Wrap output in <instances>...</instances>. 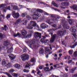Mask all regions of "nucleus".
Listing matches in <instances>:
<instances>
[{"label":"nucleus","mask_w":77,"mask_h":77,"mask_svg":"<svg viewBox=\"0 0 77 77\" xmlns=\"http://www.w3.org/2000/svg\"><path fill=\"white\" fill-rule=\"evenodd\" d=\"M27 77H33V76L31 74H28L26 75Z\"/></svg>","instance_id":"obj_49"},{"label":"nucleus","mask_w":77,"mask_h":77,"mask_svg":"<svg viewBox=\"0 0 77 77\" xmlns=\"http://www.w3.org/2000/svg\"><path fill=\"white\" fill-rule=\"evenodd\" d=\"M40 41L41 42H42V43H44L45 40H44V38H42L40 40Z\"/></svg>","instance_id":"obj_43"},{"label":"nucleus","mask_w":77,"mask_h":77,"mask_svg":"<svg viewBox=\"0 0 77 77\" xmlns=\"http://www.w3.org/2000/svg\"><path fill=\"white\" fill-rule=\"evenodd\" d=\"M40 26L42 29H45V28L48 27V26L44 23L41 24Z\"/></svg>","instance_id":"obj_10"},{"label":"nucleus","mask_w":77,"mask_h":77,"mask_svg":"<svg viewBox=\"0 0 77 77\" xmlns=\"http://www.w3.org/2000/svg\"><path fill=\"white\" fill-rule=\"evenodd\" d=\"M34 36L36 39H40L41 37V34L35 32L34 34Z\"/></svg>","instance_id":"obj_8"},{"label":"nucleus","mask_w":77,"mask_h":77,"mask_svg":"<svg viewBox=\"0 0 77 77\" xmlns=\"http://www.w3.org/2000/svg\"><path fill=\"white\" fill-rule=\"evenodd\" d=\"M51 20H47V23H49V24H52V23H53V22H51Z\"/></svg>","instance_id":"obj_37"},{"label":"nucleus","mask_w":77,"mask_h":77,"mask_svg":"<svg viewBox=\"0 0 77 77\" xmlns=\"http://www.w3.org/2000/svg\"><path fill=\"white\" fill-rule=\"evenodd\" d=\"M71 62H72V60H71L69 61L68 62V63L69 64V63H71Z\"/></svg>","instance_id":"obj_58"},{"label":"nucleus","mask_w":77,"mask_h":77,"mask_svg":"<svg viewBox=\"0 0 77 77\" xmlns=\"http://www.w3.org/2000/svg\"><path fill=\"white\" fill-rule=\"evenodd\" d=\"M4 46L5 47H7L8 45H9V42H8L7 41H5V43L4 44Z\"/></svg>","instance_id":"obj_17"},{"label":"nucleus","mask_w":77,"mask_h":77,"mask_svg":"<svg viewBox=\"0 0 77 77\" xmlns=\"http://www.w3.org/2000/svg\"><path fill=\"white\" fill-rule=\"evenodd\" d=\"M2 65L3 66H6V61L3 60L2 61Z\"/></svg>","instance_id":"obj_24"},{"label":"nucleus","mask_w":77,"mask_h":77,"mask_svg":"<svg viewBox=\"0 0 77 77\" xmlns=\"http://www.w3.org/2000/svg\"><path fill=\"white\" fill-rule=\"evenodd\" d=\"M4 36H5V35L2 34V33H0V37L1 38H3Z\"/></svg>","instance_id":"obj_38"},{"label":"nucleus","mask_w":77,"mask_h":77,"mask_svg":"<svg viewBox=\"0 0 77 77\" xmlns=\"http://www.w3.org/2000/svg\"><path fill=\"white\" fill-rule=\"evenodd\" d=\"M26 18H30V19H31V17H30L29 15L27 16Z\"/></svg>","instance_id":"obj_62"},{"label":"nucleus","mask_w":77,"mask_h":77,"mask_svg":"<svg viewBox=\"0 0 77 77\" xmlns=\"http://www.w3.org/2000/svg\"><path fill=\"white\" fill-rule=\"evenodd\" d=\"M36 41L35 39H33L32 40H29V43H31L30 44V45H29L30 47L31 48H36V46L35 44V42Z\"/></svg>","instance_id":"obj_5"},{"label":"nucleus","mask_w":77,"mask_h":77,"mask_svg":"<svg viewBox=\"0 0 77 77\" xmlns=\"http://www.w3.org/2000/svg\"><path fill=\"white\" fill-rule=\"evenodd\" d=\"M21 34L23 36H25L27 35V31L26 30H23L21 32Z\"/></svg>","instance_id":"obj_12"},{"label":"nucleus","mask_w":77,"mask_h":77,"mask_svg":"<svg viewBox=\"0 0 77 77\" xmlns=\"http://www.w3.org/2000/svg\"><path fill=\"white\" fill-rule=\"evenodd\" d=\"M52 5H53L54 6H55V7H56V8H58V6L57 5V4L54 2V1H52Z\"/></svg>","instance_id":"obj_30"},{"label":"nucleus","mask_w":77,"mask_h":77,"mask_svg":"<svg viewBox=\"0 0 77 77\" xmlns=\"http://www.w3.org/2000/svg\"><path fill=\"white\" fill-rule=\"evenodd\" d=\"M69 23H70V25H71L72 24V21L71 20L69 19Z\"/></svg>","instance_id":"obj_48"},{"label":"nucleus","mask_w":77,"mask_h":77,"mask_svg":"<svg viewBox=\"0 0 77 77\" xmlns=\"http://www.w3.org/2000/svg\"><path fill=\"white\" fill-rule=\"evenodd\" d=\"M25 14H24L23 13L22 14V17H24L25 16Z\"/></svg>","instance_id":"obj_60"},{"label":"nucleus","mask_w":77,"mask_h":77,"mask_svg":"<svg viewBox=\"0 0 77 77\" xmlns=\"http://www.w3.org/2000/svg\"><path fill=\"white\" fill-rule=\"evenodd\" d=\"M68 53L70 55H71V54H72V53H73V51L72 50H69Z\"/></svg>","instance_id":"obj_32"},{"label":"nucleus","mask_w":77,"mask_h":77,"mask_svg":"<svg viewBox=\"0 0 77 77\" xmlns=\"http://www.w3.org/2000/svg\"><path fill=\"white\" fill-rule=\"evenodd\" d=\"M29 71H30V70H26V69H24L23 70V72H26V73H28V72H29Z\"/></svg>","instance_id":"obj_36"},{"label":"nucleus","mask_w":77,"mask_h":77,"mask_svg":"<svg viewBox=\"0 0 77 77\" xmlns=\"http://www.w3.org/2000/svg\"><path fill=\"white\" fill-rule=\"evenodd\" d=\"M56 30L55 29H50L49 30V32H51V31H55Z\"/></svg>","instance_id":"obj_51"},{"label":"nucleus","mask_w":77,"mask_h":77,"mask_svg":"<svg viewBox=\"0 0 77 77\" xmlns=\"http://www.w3.org/2000/svg\"><path fill=\"white\" fill-rule=\"evenodd\" d=\"M73 56L74 57H77V51H75L73 53Z\"/></svg>","instance_id":"obj_33"},{"label":"nucleus","mask_w":77,"mask_h":77,"mask_svg":"<svg viewBox=\"0 0 77 77\" xmlns=\"http://www.w3.org/2000/svg\"><path fill=\"white\" fill-rule=\"evenodd\" d=\"M12 15L14 18H18L20 17L19 14L18 13H15L14 11L12 12Z\"/></svg>","instance_id":"obj_9"},{"label":"nucleus","mask_w":77,"mask_h":77,"mask_svg":"<svg viewBox=\"0 0 77 77\" xmlns=\"http://www.w3.org/2000/svg\"><path fill=\"white\" fill-rule=\"evenodd\" d=\"M9 72H10V73H12V72H14L15 71V70L13 69H11L9 70Z\"/></svg>","instance_id":"obj_34"},{"label":"nucleus","mask_w":77,"mask_h":77,"mask_svg":"<svg viewBox=\"0 0 77 77\" xmlns=\"http://www.w3.org/2000/svg\"><path fill=\"white\" fill-rule=\"evenodd\" d=\"M49 48L48 47H46L45 48V51L46 52V51H48V52H50V50L49 49Z\"/></svg>","instance_id":"obj_25"},{"label":"nucleus","mask_w":77,"mask_h":77,"mask_svg":"<svg viewBox=\"0 0 77 77\" xmlns=\"http://www.w3.org/2000/svg\"><path fill=\"white\" fill-rule=\"evenodd\" d=\"M6 66L7 67V68H9L11 66V65L10 63H8V64H6Z\"/></svg>","instance_id":"obj_29"},{"label":"nucleus","mask_w":77,"mask_h":77,"mask_svg":"<svg viewBox=\"0 0 77 77\" xmlns=\"http://www.w3.org/2000/svg\"><path fill=\"white\" fill-rule=\"evenodd\" d=\"M37 70L38 71V72L37 73V74H39L40 73H41V71L38 70V69H37Z\"/></svg>","instance_id":"obj_52"},{"label":"nucleus","mask_w":77,"mask_h":77,"mask_svg":"<svg viewBox=\"0 0 77 77\" xmlns=\"http://www.w3.org/2000/svg\"><path fill=\"white\" fill-rule=\"evenodd\" d=\"M8 76V77H12V76L10 74H9V73L6 72V73H5Z\"/></svg>","instance_id":"obj_40"},{"label":"nucleus","mask_w":77,"mask_h":77,"mask_svg":"<svg viewBox=\"0 0 77 77\" xmlns=\"http://www.w3.org/2000/svg\"><path fill=\"white\" fill-rule=\"evenodd\" d=\"M13 51V48H11L7 51V53H10Z\"/></svg>","instance_id":"obj_18"},{"label":"nucleus","mask_w":77,"mask_h":77,"mask_svg":"<svg viewBox=\"0 0 77 77\" xmlns=\"http://www.w3.org/2000/svg\"><path fill=\"white\" fill-rule=\"evenodd\" d=\"M73 36L74 38H75V39H76V38L77 37V35L75 34H73Z\"/></svg>","instance_id":"obj_44"},{"label":"nucleus","mask_w":77,"mask_h":77,"mask_svg":"<svg viewBox=\"0 0 77 77\" xmlns=\"http://www.w3.org/2000/svg\"><path fill=\"white\" fill-rule=\"evenodd\" d=\"M2 17L3 18H5V14L2 15L0 16V20H1L2 19V17Z\"/></svg>","instance_id":"obj_45"},{"label":"nucleus","mask_w":77,"mask_h":77,"mask_svg":"<svg viewBox=\"0 0 77 77\" xmlns=\"http://www.w3.org/2000/svg\"><path fill=\"white\" fill-rule=\"evenodd\" d=\"M21 36V34L19 33V32H18L17 34H14V36L15 37H17V36Z\"/></svg>","instance_id":"obj_26"},{"label":"nucleus","mask_w":77,"mask_h":77,"mask_svg":"<svg viewBox=\"0 0 77 77\" xmlns=\"http://www.w3.org/2000/svg\"><path fill=\"white\" fill-rule=\"evenodd\" d=\"M13 8L14 10H16V9H18V7L15 5L13 6Z\"/></svg>","instance_id":"obj_39"},{"label":"nucleus","mask_w":77,"mask_h":77,"mask_svg":"<svg viewBox=\"0 0 77 77\" xmlns=\"http://www.w3.org/2000/svg\"><path fill=\"white\" fill-rule=\"evenodd\" d=\"M65 66H66L65 67V70L66 71H68V69H67V68H69V67H68V66L66 65H65Z\"/></svg>","instance_id":"obj_35"},{"label":"nucleus","mask_w":77,"mask_h":77,"mask_svg":"<svg viewBox=\"0 0 77 77\" xmlns=\"http://www.w3.org/2000/svg\"><path fill=\"white\" fill-rule=\"evenodd\" d=\"M45 15H49V14L46 12H45L44 13Z\"/></svg>","instance_id":"obj_57"},{"label":"nucleus","mask_w":77,"mask_h":77,"mask_svg":"<svg viewBox=\"0 0 77 77\" xmlns=\"http://www.w3.org/2000/svg\"><path fill=\"white\" fill-rule=\"evenodd\" d=\"M76 46L75 45H71L70 46V48H74V47Z\"/></svg>","instance_id":"obj_47"},{"label":"nucleus","mask_w":77,"mask_h":77,"mask_svg":"<svg viewBox=\"0 0 77 77\" xmlns=\"http://www.w3.org/2000/svg\"><path fill=\"white\" fill-rule=\"evenodd\" d=\"M72 8H73L74 10H75L77 11V5H73L72 6Z\"/></svg>","instance_id":"obj_20"},{"label":"nucleus","mask_w":77,"mask_h":77,"mask_svg":"<svg viewBox=\"0 0 77 77\" xmlns=\"http://www.w3.org/2000/svg\"><path fill=\"white\" fill-rule=\"evenodd\" d=\"M35 58H33L30 60V61L31 62L33 63V64H32L31 65V63L30 62H26V65H25V67L26 68H29V69H30V66H33V65H35Z\"/></svg>","instance_id":"obj_4"},{"label":"nucleus","mask_w":77,"mask_h":77,"mask_svg":"<svg viewBox=\"0 0 77 77\" xmlns=\"http://www.w3.org/2000/svg\"><path fill=\"white\" fill-rule=\"evenodd\" d=\"M70 30L72 32H76L77 29H76V28H75V27L73 26L70 29Z\"/></svg>","instance_id":"obj_11"},{"label":"nucleus","mask_w":77,"mask_h":77,"mask_svg":"<svg viewBox=\"0 0 77 77\" xmlns=\"http://www.w3.org/2000/svg\"><path fill=\"white\" fill-rule=\"evenodd\" d=\"M14 67L16 68H20V65L17 63L14 65Z\"/></svg>","instance_id":"obj_19"},{"label":"nucleus","mask_w":77,"mask_h":77,"mask_svg":"<svg viewBox=\"0 0 77 77\" xmlns=\"http://www.w3.org/2000/svg\"><path fill=\"white\" fill-rule=\"evenodd\" d=\"M33 11H36L34 12L33 13L34 15H32V17L33 20H37L38 18L41 17V13L43 12V11L41 9H36L35 8L31 10V12H33Z\"/></svg>","instance_id":"obj_1"},{"label":"nucleus","mask_w":77,"mask_h":77,"mask_svg":"<svg viewBox=\"0 0 77 77\" xmlns=\"http://www.w3.org/2000/svg\"><path fill=\"white\" fill-rule=\"evenodd\" d=\"M26 51H27V48H25L23 50V53H24V52H26Z\"/></svg>","instance_id":"obj_54"},{"label":"nucleus","mask_w":77,"mask_h":77,"mask_svg":"<svg viewBox=\"0 0 77 77\" xmlns=\"http://www.w3.org/2000/svg\"><path fill=\"white\" fill-rule=\"evenodd\" d=\"M77 67H75L71 69V71H72V72H71V71H70V72H71V73H73V72L75 71V70H76L77 69Z\"/></svg>","instance_id":"obj_27"},{"label":"nucleus","mask_w":77,"mask_h":77,"mask_svg":"<svg viewBox=\"0 0 77 77\" xmlns=\"http://www.w3.org/2000/svg\"><path fill=\"white\" fill-rule=\"evenodd\" d=\"M43 68H44V66H42L39 67V69H42Z\"/></svg>","instance_id":"obj_50"},{"label":"nucleus","mask_w":77,"mask_h":77,"mask_svg":"<svg viewBox=\"0 0 77 77\" xmlns=\"http://www.w3.org/2000/svg\"><path fill=\"white\" fill-rule=\"evenodd\" d=\"M44 43L45 45H48V44H49V41L48 40H45Z\"/></svg>","instance_id":"obj_23"},{"label":"nucleus","mask_w":77,"mask_h":77,"mask_svg":"<svg viewBox=\"0 0 77 77\" xmlns=\"http://www.w3.org/2000/svg\"><path fill=\"white\" fill-rule=\"evenodd\" d=\"M21 21V19H19L18 20H17L16 22L15 23V24H18Z\"/></svg>","instance_id":"obj_22"},{"label":"nucleus","mask_w":77,"mask_h":77,"mask_svg":"<svg viewBox=\"0 0 77 77\" xmlns=\"http://www.w3.org/2000/svg\"><path fill=\"white\" fill-rule=\"evenodd\" d=\"M11 15V14H8L6 17V18H10Z\"/></svg>","instance_id":"obj_46"},{"label":"nucleus","mask_w":77,"mask_h":77,"mask_svg":"<svg viewBox=\"0 0 77 77\" xmlns=\"http://www.w3.org/2000/svg\"><path fill=\"white\" fill-rule=\"evenodd\" d=\"M49 35H51V38L50 40V42L52 43L54 41L56 38V34H54L53 35V34L52 32L49 33Z\"/></svg>","instance_id":"obj_6"},{"label":"nucleus","mask_w":77,"mask_h":77,"mask_svg":"<svg viewBox=\"0 0 77 77\" xmlns=\"http://www.w3.org/2000/svg\"><path fill=\"white\" fill-rule=\"evenodd\" d=\"M63 30H64V31H59L57 32V35H59V36H62L64 35H65L66 33V31H65V29H68L69 28V26L67 24H64L63 25Z\"/></svg>","instance_id":"obj_2"},{"label":"nucleus","mask_w":77,"mask_h":77,"mask_svg":"<svg viewBox=\"0 0 77 77\" xmlns=\"http://www.w3.org/2000/svg\"><path fill=\"white\" fill-rule=\"evenodd\" d=\"M44 50L43 48H42L39 51V53L40 54H44Z\"/></svg>","instance_id":"obj_16"},{"label":"nucleus","mask_w":77,"mask_h":77,"mask_svg":"<svg viewBox=\"0 0 77 77\" xmlns=\"http://www.w3.org/2000/svg\"><path fill=\"white\" fill-rule=\"evenodd\" d=\"M52 27H57V26L56 24H54L52 25Z\"/></svg>","instance_id":"obj_61"},{"label":"nucleus","mask_w":77,"mask_h":77,"mask_svg":"<svg viewBox=\"0 0 77 77\" xmlns=\"http://www.w3.org/2000/svg\"><path fill=\"white\" fill-rule=\"evenodd\" d=\"M74 77H77V74H76L74 75Z\"/></svg>","instance_id":"obj_64"},{"label":"nucleus","mask_w":77,"mask_h":77,"mask_svg":"<svg viewBox=\"0 0 77 77\" xmlns=\"http://www.w3.org/2000/svg\"><path fill=\"white\" fill-rule=\"evenodd\" d=\"M3 6H4V5H3V4H2V5H1L0 6V8H3Z\"/></svg>","instance_id":"obj_63"},{"label":"nucleus","mask_w":77,"mask_h":77,"mask_svg":"<svg viewBox=\"0 0 77 77\" xmlns=\"http://www.w3.org/2000/svg\"><path fill=\"white\" fill-rule=\"evenodd\" d=\"M7 9H8L9 10H10V7L9 6L8 8H5V7H3L2 8V10L4 11L5 12H6V11Z\"/></svg>","instance_id":"obj_15"},{"label":"nucleus","mask_w":77,"mask_h":77,"mask_svg":"<svg viewBox=\"0 0 77 77\" xmlns=\"http://www.w3.org/2000/svg\"><path fill=\"white\" fill-rule=\"evenodd\" d=\"M12 75L14 77H17L18 75L17 74H15V73H13L12 74Z\"/></svg>","instance_id":"obj_41"},{"label":"nucleus","mask_w":77,"mask_h":77,"mask_svg":"<svg viewBox=\"0 0 77 77\" xmlns=\"http://www.w3.org/2000/svg\"><path fill=\"white\" fill-rule=\"evenodd\" d=\"M64 59H68V60H69L70 59H71V57L69 56H67L65 57V58Z\"/></svg>","instance_id":"obj_31"},{"label":"nucleus","mask_w":77,"mask_h":77,"mask_svg":"<svg viewBox=\"0 0 77 77\" xmlns=\"http://www.w3.org/2000/svg\"><path fill=\"white\" fill-rule=\"evenodd\" d=\"M35 72H36L34 70H33L31 72V73H33V74H35Z\"/></svg>","instance_id":"obj_59"},{"label":"nucleus","mask_w":77,"mask_h":77,"mask_svg":"<svg viewBox=\"0 0 77 77\" xmlns=\"http://www.w3.org/2000/svg\"><path fill=\"white\" fill-rule=\"evenodd\" d=\"M2 29L6 31V30H7V26L6 25H5L4 26V27H2Z\"/></svg>","instance_id":"obj_28"},{"label":"nucleus","mask_w":77,"mask_h":77,"mask_svg":"<svg viewBox=\"0 0 77 77\" xmlns=\"http://www.w3.org/2000/svg\"><path fill=\"white\" fill-rule=\"evenodd\" d=\"M68 75L66 74H65L63 75V77H67Z\"/></svg>","instance_id":"obj_53"},{"label":"nucleus","mask_w":77,"mask_h":77,"mask_svg":"<svg viewBox=\"0 0 77 77\" xmlns=\"http://www.w3.org/2000/svg\"><path fill=\"white\" fill-rule=\"evenodd\" d=\"M20 57L23 61H24L25 60H28V59H29V55L26 54L22 55Z\"/></svg>","instance_id":"obj_7"},{"label":"nucleus","mask_w":77,"mask_h":77,"mask_svg":"<svg viewBox=\"0 0 77 77\" xmlns=\"http://www.w3.org/2000/svg\"><path fill=\"white\" fill-rule=\"evenodd\" d=\"M59 18H60V17H58L57 18H56V19H55V21H58V19Z\"/></svg>","instance_id":"obj_56"},{"label":"nucleus","mask_w":77,"mask_h":77,"mask_svg":"<svg viewBox=\"0 0 77 77\" xmlns=\"http://www.w3.org/2000/svg\"><path fill=\"white\" fill-rule=\"evenodd\" d=\"M69 4V3L68 2L63 3H61V5H63V6H68Z\"/></svg>","instance_id":"obj_21"},{"label":"nucleus","mask_w":77,"mask_h":77,"mask_svg":"<svg viewBox=\"0 0 77 77\" xmlns=\"http://www.w3.org/2000/svg\"><path fill=\"white\" fill-rule=\"evenodd\" d=\"M9 57L11 60H14L15 59V57H14V55L12 54H10L8 55Z\"/></svg>","instance_id":"obj_13"},{"label":"nucleus","mask_w":77,"mask_h":77,"mask_svg":"<svg viewBox=\"0 0 77 77\" xmlns=\"http://www.w3.org/2000/svg\"><path fill=\"white\" fill-rule=\"evenodd\" d=\"M36 26H37L38 29H39V26L36 25L35 21H30L29 24L26 27L27 29H33V27H36Z\"/></svg>","instance_id":"obj_3"},{"label":"nucleus","mask_w":77,"mask_h":77,"mask_svg":"<svg viewBox=\"0 0 77 77\" xmlns=\"http://www.w3.org/2000/svg\"><path fill=\"white\" fill-rule=\"evenodd\" d=\"M27 23V20L25 19L23 20L22 21V25H26Z\"/></svg>","instance_id":"obj_14"},{"label":"nucleus","mask_w":77,"mask_h":77,"mask_svg":"<svg viewBox=\"0 0 77 77\" xmlns=\"http://www.w3.org/2000/svg\"><path fill=\"white\" fill-rule=\"evenodd\" d=\"M32 37V35L31 34H28L26 36V38H31Z\"/></svg>","instance_id":"obj_42"},{"label":"nucleus","mask_w":77,"mask_h":77,"mask_svg":"<svg viewBox=\"0 0 77 77\" xmlns=\"http://www.w3.org/2000/svg\"><path fill=\"white\" fill-rule=\"evenodd\" d=\"M29 33H30V35H32L33 33V31H29Z\"/></svg>","instance_id":"obj_55"}]
</instances>
